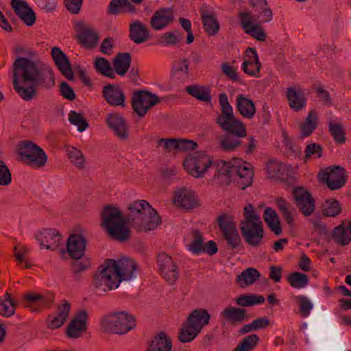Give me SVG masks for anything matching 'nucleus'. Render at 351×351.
<instances>
[{"mask_svg": "<svg viewBox=\"0 0 351 351\" xmlns=\"http://www.w3.org/2000/svg\"><path fill=\"white\" fill-rule=\"evenodd\" d=\"M245 55L249 58L245 59L242 64L243 72L251 76L259 77L261 64L255 48H247Z\"/></svg>", "mask_w": 351, "mask_h": 351, "instance_id": "25", "label": "nucleus"}, {"mask_svg": "<svg viewBox=\"0 0 351 351\" xmlns=\"http://www.w3.org/2000/svg\"><path fill=\"white\" fill-rule=\"evenodd\" d=\"M289 284L295 289H302L309 283L308 276L300 272H293L287 276Z\"/></svg>", "mask_w": 351, "mask_h": 351, "instance_id": "47", "label": "nucleus"}, {"mask_svg": "<svg viewBox=\"0 0 351 351\" xmlns=\"http://www.w3.org/2000/svg\"><path fill=\"white\" fill-rule=\"evenodd\" d=\"M23 300L26 303V307H31L32 304H36L40 307L50 306L54 300L52 294H41L35 292H29L24 295Z\"/></svg>", "mask_w": 351, "mask_h": 351, "instance_id": "34", "label": "nucleus"}, {"mask_svg": "<svg viewBox=\"0 0 351 351\" xmlns=\"http://www.w3.org/2000/svg\"><path fill=\"white\" fill-rule=\"evenodd\" d=\"M267 173L269 178L281 180L289 181L290 176V168L283 163L271 162L267 167Z\"/></svg>", "mask_w": 351, "mask_h": 351, "instance_id": "35", "label": "nucleus"}, {"mask_svg": "<svg viewBox=\"0 0 351 351\" xmlns=\"http://www.w3.org/2000/svg\"><path fill=\"white\" fill-rule=\"evenodd\" d=\"M51 55L61 73L68 80H73V71L67 56L58 47L51 49Z\"/></svg>", "mask_w": 351, "mask_h": 351, "instance_id": "23", "label": "nucleus"}, {"mask_svg": "<svg viewBox=\"0 0 351 351\" xmlns=\"http://www.w3.org/2000/svg\"><path fill=\"white\" fill-rule=\"evenodd\" d=\"M92 284L96 289L102 292L119 287V282L114 277L110 265L106 264V260L98 267L97 273L93 276Z\"/></svg>", "mask_w": 351, "mask_h": 351, "instance_id": "10", "label": "nucleus"}, {"mask_svg": "<svg viewBox=\"0 0 351 351\" xmlns=\"http://www.w3.org/2000/svg\"><path fill=\"white\" fill-rule=\"evenodd\" d=\"M69 121L71 124L77 127L79 132L84 131L88 126V124L83 114L77 113L74 110H71L69 112Z\"/></svg>", "mask_w": 351, "mask_h": 351, "instance_id": "55", "label": "nucleus"}, {"mask_svg": "<svg viewBox=\"0 0 351 351\" xmlns=\"http://www.w3.org/2000/svg\"><path fill=\"white\" fill-rule=\"evenodd\" d=\"M173 202L184 209H191L197 206L193 192L186 189H181L175 193Z\"/></svg>", "mask_w": 351, "mask_h": 351, "instance_id": "30", "label": "nucleus"}, {"mask_svg": "<svg viewBox=\"0 0 351 351\" xmlns=\"http://www.w3.org/2000/svg\"><path fill=\"white\" fill-rule=\"evenodd\" d=\"M183 40V34L178 29H173L162 34L158 39V43L165 46H177Z\"/></svg>", "mask_w": 351, "mask_h": 351, "instance_id": "43", "label": "nucleus"}, {"mask_svg": "<svg viewBox=\"0 0 351 351\" xmlns=\"http://www.w3.org/2000/svg\"><path fill=\"white\" fill-rule=\"evenodd\" d=\"M293 195L296 206L304 216L311 215L315 210V200L311 194L302 187H295Z\"/></svg>", "mask_w": 351, "mask_h": 351, "instance_id": "16", "label": "nucleus"}, {"mask_svg": "<svg viewBox=\"0 0 351 351\" xmlns=\"http://www.w3.org/2000/svg\"><path fill=\"white\" fill-rule=\"evenodd\" d=\"M17 154L23 163L33 169L44 167L48 160L43 149L29 140L18 143Z\"/></svg>", "mask_w": 351, "mask_h": 351, "instance_id": "8", "label": "nucleus"}, {"mask_svg": "<svg viewBox=\"0 0 351 351\" xmlns=\"http://www.w3.org/2000/svg\"><path fill=\"white\" fill-rule=\"evenodd\" d=\"M221 316L232 326L242 324L246 319V310L245 308L228 306L223 310Z\"/></svg>", "mask_w": 351, "mask_h": 351, "instance_id": "33", "label": "nucleus"}, {"mask_svg": "<svg viewBox=\"0 0 351 351\" xmlns=\"http://www.w3.org/2000/svg\"><path fill=\"white\" fill-rule=\"evenodd\" d=\"M147 348L152 351H171V340L164 331H161L149 341Z\"/></svg>", "mask_w": 351, "mask_h": 351, "instance_id": "36", "label": "nucleus"}, {"mask_svg": "<svg viewBox=\"0 0 351 351\" xmlns=\"http://www.w3.org/2000/svg\"><path fill=\"white\" fill-rule=\"evenodd\" d=\"M293 195L296 206L304 216L311 215L315 210V200L311 194L302 187H295Z\"/></svg>", "mask_w": 351, "mask_h": 351, "instance_id": "17", "label": "nucleus"}, {"mask_svg": "<svg viewBox=\"0 0 351 351\" xmlns=\"http://www.w3.org/2000/svg\"><path fill=\"white\" fill-rule=\"evenodd\" d=\"M90 267V261L88 258L74 259L71 264V271L78 278V275L87 270Z\"/></svg>", "mask_w": 351, "mask_h": 351, "instance_id": "58", "label": "nucleus"}, {"mask_svg": "<svg viewBox=\"0 0 351 351\" xmlns=\"http://www.w3.org/2000/svg\"><path fill=\"white\" fill-rule=\"evenodd\" d=\"M236 108L243 117L247 119H252L256 112L254 102L242 94L237 96Z\"/></svg>", "mask_w": 351, "mask_h": 351, "instance_id": "32", "label": "nucleus"}, {"mask_svg": "<svg viewBox=\"0 0 351 351\" xmlns=\"http://www.w3.org/2000/svg\"><path fill=\"white\" fill-rule=\"evenodd\" d=\"M263 219L275 234L280 235L281 234L282 228L280 225L279 218L274 210L269 207L267 208L264 212Z\"/></svg>", "mask_w": 351, "mask_h": 351, "instance_id": "41", "label": "nucleus"}, {"mask_svg": "<svg viewBox=\"0 0 351 351\" xmlns=\"http://www.w3.org/2000/svg\"><path fill=\"white\" fill-rule=\"evenodd\" d=\"M328 131L337 143L343 144L346 142V133L341 123L330 121Z\"/></svg>", "mask_w": 351, "mask_h": 351, "instance_id": "49", "label": "nucleus"}, {"mask_svg": "<svg viewBox=\"0 0 351 351\" xmlns=\"http://www.w3.org/2000/svg\"><path fill=\"white\" fill-rule=\"evenodd\" d=\"M287 98L289 107L295 112L301 110L306 106V99L300 87H289L287 90Z\"/></svg>", "mask_w": 351, "mask_h": 351, "instance_id": "28", "label": "nucleus"}, {"mask_svg": "<svg viewBox=\"0 0 351 351\" xmlns=\"http://www.w3.org/2000/svg\"><path fill=\"white\" fill-rule=\"evenodd\" d=\"M260 339L257 335H250L239 343L234 351H251L256 347Z\"/></svg>", "mask_w": 351, "mask_h": 351, "instance_id": "52", "label": "nucleus"}, {"mask_svg": "<svg viewBox=\"0 0 351 351\" xmlns=\"http://www.w3.org/2000/svg\"><path fill=\"white\" fill-rule=\"evenodd\" d=\"M160 223L161 220L157 211L152 208V211L145 213L130 226L138 232H147L155 229Z\"/></svg>", "mask_w": 351, "mask_h": 351, "instance_id": "20", "label": "nucleus"}, {"mask_svg": "<svg viewBox=\"0 0 351 351\" xmlns=\"http://www.w3.org/2000/svg\"><path fill=\"white\" fill-rule=\"evenodd\" d=\"M217 221L222 234L236 228V225L232 217L226 213L220 215Z\"/></svg>", "mask_w": 351, "mask_h": 351, "instance_id": "53", "label": "nucleus"}, {"mask_svg": "<svg viewBox=\"0 0 351 351\" xmlns=\"http://www.w3.org/2000/svg\"><path fill=\"white\" fill-rule=\"evenodd\" d=\"M35 239L39 242L40 247L47 250H56L62 240L60 233L56 229L45 228L38 230L35 234Z\"/></svg>", "mask_w": 351, "mask_h": 351, "instance_id": "15", "label": "nucleus"}, {"mask_svg": "<svg viewBox=\"0 0 351 351\" xmlns=\"http://www.w3.org/2000/svg\"><path fill=\"white\" fill-rule=\"evenodd\" d=\"M78 39L86 47H92L97 42L98 36L93 30L84 28L78 34Z\"/></svg>", "mask_w": 351, "mask_h": 351, "instance_id": "51", "label": "nucleus"}, {"mask_svg": "<svg viewBox=\"0 0 351 351\" xmlns=\"http://www.w3.org/2000/svg\"><path fill=\"white\" fill-rule=\"evenodd\" d=\"M243 210L244 219L240 223L241 234L247 244L258 247L261 245L264 237L263 223L252 204L245 206Z\"/></svg>", "mask_w": 351, "mask_h": 351, "instance_id": "5", "label": "nucleus"}, {"mask_svg": "<svg viewBox=\"0 0 351 351\" xmlns=\"http://www.w3.org/2000/svg\"><path fill=\"white\" fill-rule=\"evenodd\" d=\"M131 62L132 56L130 53H119L112 61L114 71L121 76L125 75L130 69Z\"/></svg>", "mask_w": 351, "mask_h": 351, "instance_id": "39", "label": "nucleus"}, {"mask_svg": "<svg viewBox=\"0 0 351 351\" xmlns=\"http://www.w3.org/2000/svg\"><path fill=\"white\" fill-rule=\"evenodd\" d=\"M174 20L173 10L170 8H160L156 10L150 19V25L156 31L162 30L171 25Z\"/></svg>", "mask_w": 351, "mask_h": 351, "instance_id": "21", "label": "nucleus"}, {"mask_svg": "<svg viewBox=\"0 0 351 351\" xmlns=\"http://www.w3.org/2000/svg\"><path fill=\"white\" fill-rule=\"evenodd\" d=\"M129 213L126 215V220L128 223L132 225L136 219H138L145 213L152 211V206L145 200H138L134 202L128 206Z\"/></svg>", "mask_w": 351, "mask_h": 351, "instance_id": "29", "label": "nucleus"}, {"mask_svg": "<svg viewBox=\"0 0 351 351\" xmlns=\"http://www.w3.org/2000/svg\"><path fill=\"white\" fill-rule=\"evenodd\" d=\"M221 71L223 73L232 81L241 83L237 69L230 66L228 62H225L221 64Z\"/></svg>", "mask_w": 351, "mask_h": 351, "instance_id": "64", "label": "nucleus"}, {"mask_svg": "<svg viewBox=\"0 0 351 351\" xmlns=\"http://www.w3.org/2000/svg\"><path fill=\"white\" fill-rule=\"evenodd\" d=\"M193 241L189 245V250L195 254H199L202 253L204 248L203 237L198 230H193L192 231Z\"/></svg>", "mask_w": 351, "mask_h": 351, "instance_id": "56", "label": "nucleus"}, {"mask_svg": "<svg viewBox=\"0 0 351 351\" xmlns=\"http://www.w3.org/2000/svg\"><path fill=\"white\" fill-rule=\"evenodd\" d=\"M12 182V174L5 162L0 160V186H8Z\"/></svg>", "mask_w": 351, "mask_h": 351, "instance_id": "60", "label": "nucleus"}, {"mask_svg": "<svg viewBox=\"0 0 351 351\" xmlns=\"http://www.w3.org/2000/svg\"><path fill=\"white\" fill-rule=\"evenodd\" d=\"M223 237L232 249H236L242 245L241 239L237 228L223 234Z\"/></svg>", "mask_w": 351, "mask_h": 351, "instance_id": "57", "label": "nucleus"}, {"mask_svg": "<svg viewBox=\"0 0 351 351\" xmlns=\"http://www.w3.org/2000/svg\"><path fill=\"white\" fill-rule=\"evenodd\" d=\"M106 123L120 140L128 139L129 125L121 115L115 113L109 114L106 118Z\"/></svg>", "mask_w": 351, "mask_h": 351, "instance_id": "22", "label": "nucleus"}, {"mask_svg": "<svg viewBox=\"0 0 351 351\" xmlns=\"http://www.w3.org/2000/svg\"><path fill=\"white\" fill-rule=\"evenodd\" d=\"M211 168L215 169L213 179L219 184L228 185L232 178L237 182L242 190L252 184L254 171L252 165L249 162L237 160L232 163L217 160L213 162Z\"/></svg>", "mask_w": 351, "mask_h": 351, "instance_id": "3", "label": "nucleus"}, {"mask_svg": "<svg viewBox=\"0 0 351 351\" xmlns=\"http://www.w3.org/2000/svg\"><path fill=\"white\" fill-rule=\"evenodd\" d=\"M259 10L260 11L256 16V19L253 17V21L254 22L258 19V23L261 24L270 22L272 20L273 12L268 4H267L266 6H263V8H260Z\"/></svg>", "mask_w": 351, "mask_h": 351, "instance_id": "61", "label": "nucleus"}, {"mask_svg": "<svg viewBox=\"0 0 351 351\" xmlns=\"http://www.w3.org/2000/svg\"><path fill=\"white\" fill-rule=\"evenodd\" d=\"M16 303L8 302L7 301L3 300V298H0V315L9 317L13 315L15 313Z\"/></svg>", "mask_w": 351, "mask_h": 351, "instance_id": "63", "label": "nucleus"}, {"mask_svg": "<svg viewBox=\"0 0 351 351\" xmlns=\"http://www.w3.org/2000/svg\"><path fill=\"white\" fill-rule=\"evenodd\" d=\"M161 98L148 90L135 92L132 97V106L139 117H143L148 110L160 103Z\"/></svg>", "mask_w": 351, "mask_h": 351, "instance_id": "11", "label": "nucleus"}, {"mask_svg": "<svg viewBox=\"0 0 351 351\" xmlns=\"http://www.w3.org/2000/svg\"><path fill=\"white\" fill-rule=\"evenodd\" d=\"M341 212V206L337 200H326L323 215L326 217H336Z\"/></svg>", "mask_w": 351, "mask_h": 351, "instance_id": "54", "label": "nucleus"}, {"mask_svg": "<svg viewBox=\"0 0 351 351\" xmlns=\"http://www.w3.org/2000/svg\"><path fill=\"white\" fill-rule=\"evenodd\" d=\"M240 24L245 32L258 41H265L267 35L261 24L253 21V16L249 12H242L239 15Z\"/></svg>", "mask_w": 351, "mask_h": 351, "instance_id": "19", "label": "nucleus"}, {"mask_svg": "<svg viewBox=\"0 0 351 351\" xmlns=\"http://www.w3.org/2000/svg\"><path fill=\"white\" fill-rule=\"evenodd\" d=\"M199 13L204 31L209 36L217 34L219 30V24L214 12L208 5L204 4L199 9Z\"/></svg>", "mask_w": 351, "mask_h": 351, "instance_id": "24", "label": "nucleus"}, {"mask_svg": "<svg viewBox=\"0 0 351 351\" xmlns=\"http://www.w3.org/2000/svg\"><path fill=\"white\" fill-rule=\"evenodd\" d=\"M265 298L263 295L244 294L241 295L237 298L236 303L241 306L247 307L263 304L265 302Z\"/></svg>", "mask_w": 351, "mask_h": 351, "instance_id": "48", "label": "nucleus"}, {"mask_svg": "<svg viewBox=\"0 0 351 351\" xmlns=\"http://www.w3.org/2000/svg\"><path fill=\"white\" fill-rule=\"evenodd\" d=\"M320 181L326 183L331 190L341 188L346 182V172L341 167H334L322 170L319 173Z\"/></svg>", "mask_w": 351, "mask_h": 351, "instance_id": "14", "label": "nucleus"}, {"mask_svg": "<svg viewBox=\"0 0 351 351\" xmlns=\"http://www.w3.org/2000/svg\"><path fill=\"white\" fill-rule=\"evenodd\" d=\"M101 325L107 332L125 335L136 328V320L128 312L119 311L104 316L101 320Z\"/></svg>", "mask_w": 351, "mask_h": 351, "instance_id": "7", "label": "nucleus"}, {"mask_svg": "<svg viewBox=\"0 0 351 351\" xmlns=\"http://www.w3.org/2000/svg\"><path fill=\"white\" fill-rule=\"evenodd\" d=\"M14 53L18 56L13 62V88L25 101H31L36 96V88L51 90L54 87L56 78L51 66L36 60L37 53L22 46H16Z\"/></svg>", "mask_w": 351, "mask_h": 351, "instance_id": "1", "label": "nucleus"}, {"mask_svg": "<svg viewBox=\"0 0 351 351\" xmlns=\"http://www.w3.org/2000/svg\"><path fill=\"white\" fill-rule=\"evenodd\" d=\"M219 103L221 113L216 117L215 123L226 132L221 139L220 145L224 151H233L241 145V138L247 136L246 126L235 117L226 93L219 95Z\"/></svg>", "mask_w": 351, "mask_h": 351, "instance_id": "2", "label": "nucleus"}, {"mask_svg": "<svg viewBox=\"0 0 351 351\" xmlns=\"http://www.w3.org/2000/svg\"><path fill=\"white\" fill-rule=\"evenodd\" d=\"M129 37L134 43L141 44L149 38V31L145 25L136 20L130 25Z\"/></svg>", "mask_w": 351, "mask_h": 351, "instance_id": "31", "label": "nucleus"}, {"mask_svg": "<svg viewBox=\"0 0 351 351\" xmlns=\"http://www.w3.org/2000/svg\"><path fill=\"white\" fill-rule=\"evenodd\" d=\"M70 307L71 306L69 302L64 300L62 306L58 307V313L55 315H49L48 327L51 329H55L62 326L68 317Z\"/></svg>", "mask_w": 351, "mask_h": 351, "instance_id": "37", "label": "nucleus"}, {"mask_svg": "<svg viewBox=\"0 0 351 351\" xmlns=\"http://www.w3.org/2000/svg\"><path fill=\"white\" fill-rule=\"evenodd\" d=\"M323 147L319 144L313 143H309L306 145V149L304 150V158L305 160L311 158V156H314V158H321L322 156Z\"/></svg>", "mask_w": 351, "mask_h": 351, "instance_id": "59", "label": "nucleus"}, {"mask_svg": "<svg viewBox=\"0 0 351 351\" xmlns=\"http://www.w3.org/2000/svg\"><path fill=\"white\" fill-rule=\"evenodd\" d=\"M211 158L203 152H196L186 158L184 165L195 178H202L213 165Z\"/></svg>", "mask_w": 351, "mask_h": 351, "instance_id": "9", "label": "nucleus"}, {"mask_svg": "<svg viewBox=\"0 0 351 351\" xmlns=\"http://www.w3.org/2000/svg\"><path fill=\"white\" fill-rule=\"evenodd\" d=\"M102 95L107 103L110 106H125L124 93L117 85L108 84L104 86Z\"/></svg>", "mask_w": 351, "mask_h": 351, "instance_id": "27", "label": "nucleus"}, {"mask_svg": "<svg viewBox=\"0 0 351 351\" xmlns=\"http://www.w3.org/2000/svg\"><path fill=\"white\" fill-rule=\"evenodd\" d=\"M210 319V315L206 309H194L180 329L178 336L179 341L182 343L192 341L202 328L208 324Z\"/></svg>", "mask_w": 351, "mask_h": 351, "instance_id": "6", "label": "nucleus"}, {"mask_svg": "<svg viewBox=\"0 0 351 351\" xmlns=\"http://www.w3.org/2000/svg\"><path fill=\"white\" fill-rule=\"evenodd\" d=\"M260 276L261 274L256 269L250 267L237 276V282L241 287H244L254 284Z\"/></svg>", "mask_w": 351, "mask_h": 351, "instance_id": "45", "label": "nucleus"}, {"mask_svg": "<svg viewBox=\"0 0 351 351\" xmlns=\"http://www.w3.org/2000/svg\"><path fill=\"white\" fill-rule=\"evenodd\" d=\"M95 70L110 78H114V73L110 66L109 61L103 57L97 58L94 63Z\"/></svg>", "mask_w": 351, "mask_h": 351, "instance_id": "50", "label": "nucleus"}, {"mask_svg": "<svg viewBox=\"0 0 351 351\" xmlns=\"http://www.w3.org/2000/svg\"><path fill=\"white\" fill-rule=\"evenodd\" d=\"M101 226L109 237L116 241L123 242L130 239V230L126 226L128 221L120 209L112 205H106L101 213Z\"/></svg>", "mask_w": 351, "mask_h": 351, "instance_id": "4", "label": "nucleus"}, {"mask_svg": "<svg viewBox=\"0 0 351 351\" xmlns=\"http://www.w3.org/2000/svg\"><path fill=\"white\" fill-rule=\"evenodd\" d=\"M186 91L199 101L210 103L212 100L210 90L206 86H188L186 87Z\"/></svg>", "mask_w": 351, "mask_h": 351, "instance_id": "44", "label": "nucleus"}, {"mask_svg": "<svg viewBox=\"0 0 351 351\" xmlns=\"http://www.w3.org/2000/svg\"><path fill=\"white\" fill-rule=\"evenodd\" d=\"M317 112L312 110L308 112L304 122L300 125L301 136L307 137L310 136L317 128Z\"/></svg>", "mask_w": 351, "mask_h": 351, "instance_id": "40", "label": "nucleus"}, {"mask_svg": "<svg viewBox=\"0 0 351 351\" xmlns=\"http://www.w3.org/2000/svg\"><path fill=\"white\" fill-rule=\"evenodd\" d=\"M331 238L335 243L341 246L347 245L351 241V235L343 224H340L333 229Z\"/></svg>", "mask_w": 351, "mask_h": 351, "instance_id": "42", "label": "nucleus"}, {"mask_svg": "<svg viewBox=\"0 0 351 351\" xmlns=\"http://www.w3.org/2000/svg\"><path fill=\"white\" fill-rule=\"evenodd\" d=\"M157 265L162 277L170 285H173L179 278V269L172 258L165 252L157 257Z\"/></svg>", "mask_w": 351, "mask_h": 351, "instance_id": "13", "label": "nucleus"}, {"mask_svg": "<svg viewBox=\"0 0 351 351\" xmlns=\"http://www.w3.org/2000/svg\"><path fill=\"white\" fill-rule=\"evenodd\" d=\"M106 264L110 265L111 271L114 273V277L119 283L132 279L134 277V272L137 268L136 263L128 258H123L118 261L106 259Z\"/></svg>", "mask_w": 351, "mask_h": 351, "instance_id": "12", "label": "nucleus"}, {"mask_svg": "<svg viewBox=\"0 0 351 351\" xmlns=\"http://www.w3.org/2000/svg\"><path fill=\"white\" fill-rule=\"evenodd\" d=\"M86 240L81 234H72L67 241L66 249L69 256L73 259H80L84 256Z\"/></svg>", "mask_w": 351, "mask_h": 351, "instance_id": "26", "label": "nucleus"}, {"mask_svg": "<svg viewBox=\"0 0 351 351\" xmlns=\"http://www.w3.org/2000/svg\"><path fill=\"white\" fill-rule=\"evenodd\" d=\"M66 153L71 162L74 165L77 169L82 170L85 168V156L80 149L73 146H67Z\"/></svg>", "mask_w": 351, "mask_h": 351, "instance_id": "46", "label": "nucleus"}, {"mask_svg": "<svg viewBox=\"0 0 351 351\" xmlns=\"http://www.w3.org/2000/svg\"><path fill=\"white\" fill-rule=\"evenodd\" d=\"M172 76L178 81H184L189 77V61L185 58L174 60L171 71Z\"/></svg>", "mask_w": 351, "mask_h": 351, "instance_id": "38", "label": "nucleus"}, {"mask_svg": "<svg viewBox=\"0 0 351 351\" xmlns=\"http://www.w3.org/2000/svg\"><path fill=\"white\" fill-rule=\"evenodd\" d=\"M88 315L86 310L81 309L73 317L66 328V335L71 339L82 337V333L87 330Z\"/></svg>", "mask_w": 351, "mask_h": 351, "instance_id": "18", "label": "nucleus"}, {"mask_svg": "<svg viewBox=\"0 0 351 351\" xmlns=\"http://www.w3.org/2000/svg\"><path fill=\"white\" fill-rule=\"evenodd\" d=\"M14 251L16 260L19 261L21 264L24 262L25 263V268H30L32 265L25 258V255L29 252V250L24 245H17L14 246Z\"/></svg>", "mask_w": 351, "mask_h": 351, "instance_id": "62", "label": "nucleus"}]
</instances>
